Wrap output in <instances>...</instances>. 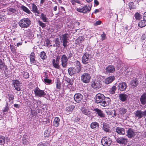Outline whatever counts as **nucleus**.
<instances>
[{
	"mask_svg": "<svg viewBox=\"0 0 146 146\" xmlns=\"http://www.w3.org/2000/svg\"><path fill=\"white\" fill-rule=\"evenodd\" d=\"M94 99L96 103L104 107L108 106L111 102V100L109 98L106 97L103 94L100 93L96 94Z\"/></svg>",
	"mask_w": 146,
	"mask_h": 146,
	"instance_id": "1",
	"label": "nucleus"
},
{
	"mask_svg": "<svg viewBox=\"0 0 146 146\" xmlns=\"http://www.w3.org/2000/svg\"><path fill=\"white\" fill-rule=\"evenodd\" d=\"M69 35L67 33H65L60 36V39L61 42L63 43V46L64 48L67 49L68 43V41Z\"/></svg>",
	"mask_w": 146,
	"mask_h": 146,
	"instance_id": "2",
	"label": "nucleus"
},
{
	"mask_svg": "<svg viewBox=\"0 0 146 146\" xmlns=\"http://www.w3.org/2000/svg\"><path fill=\"white\" fill-rule=\"evenodd\" d=\"M31 23V21L29 19L24 18L19 21V25L21 28H25L29 27Z\"/></svg>",
	"mask_w": 146,
	"mask_h": 146,
	"instance_id": "3",
	"label": "nucleus"
},
{
	"mask_svg": "<svg viewBox=\"0 0 146 146\" xmlns=\"http://www.w3.org/2000/svg\"><path fill=\"white\" fill-rule=\"evenodd\" d=\"M101 142L104 146H110L112 143L111 139L108 137H104L102 139Z\"/></svg>",
	"mask_w": 146,
	"mask_h": 146,
	"instance_id": "4",
	"label": "nucleus"
},
{
	"mask_svg": "<svg viewBox=\"0 0 146 146\" xmlns=\"http://www.w3.org/2000/svg\"><path fill=\"white\" fill-rule=\"evenodd\" d=\"M34 92L36 96L41 97H44L46 95V93L44 90H40L38 87H36L34 89Z\"/></svg>",
	"mask_w": 146,
	"mask_h": 146,
	"instance_id": "5",
	"label": "nucleus"
},
{
	"mask_svg": "<svg viewBox=\"0 0 146 146\" xmlns=\"http://www.w3.org/2000/svg\"><path fill=\"white\" fill-rule=\"evenodd\" d=\"M91 77L90 74L86 73H84L81 76V81L85 83H88L90 81Z\"/></svg>",
	"mask_w": 146,
	"mask_h": 146,
	"instance_id": "6",
	"label": "nucleus"
},
{
	"mask_svg": "<svg viewBox=\"0 0 146 146\" xmlns=\"http://www.w3.org/2000/svg\"><path fill=\"white\" fill-rule=\"evenodd\" d=\"M61 65L63 68H66L67 66L68 59L65 54L63 55L61 57Z\"/></svg>",
	"mask_w": 146,
	"mask_h": 146,
	"instance_id": "7",
	"label": "nucleus"
},
{
	"mask_svg": "<svg viewBox=\"0 0 146 146\" xmlns=\"http://www.w3.org/2000/svg\"><path fill=\"white\" fill-rule=\"evenodd\" d=\"M83 96L80 93H77L74 95V100L78 103H80L83 100Z\"/></svg>",
	"mask_w": 146,
	"mask_h": 146,
	"instance_id": "8",
	"label": "nucleus"
},
{
	"mask_svg": "<svg viewBox=\"0 0 146 146\" xmlns=\"http://www.w3.org/2000/svg\"><path fill=\"white\" fill-rule=\"evenodd\" d=\"M12 84L15 89L17 91H20L21 89V85L18 80H15L13 81Z\"/></svg>",
	"mask_w": 146,
	"mask_h": 146,
	"instance_id": "9",
	"label": "nucleus"
},
{
	"mask_svg": "<svg viewBox=\"0 0 146 146\" xmlns=\"http://www.w3.org/2000/svg\"><path fill=\"white\" fill-rule=\"evenodd\" d=\"M90 59V55L88 54L85 53L83 56L82 62L83 64H86L89 62Z\"/></svg>",
	"mask_w": 146,
	"mask_h": 146,
	"instance_id": "10",
	"label": "nucleus"
},
{
	"mask_svg": "<svg viewBox=\"0 0 146 146\" xmlns=\"http://www.w3.org/2000/svg\"><path fill=\"white\" fill-rule=\"evenodd\" d=\"M135 117L136 118L140 119L144 117L143 111L141 110H137L134 112Z\"/></svg>",
	"mask_w": 146,
	"mask_h": 146,
	"instance_id": "11",
	"label": "nucleus"
},
{
	"mask_svg": "<svg viewBox=\"0 0 146 146\" xmlns=\"http://www.w3.org/2000/svg\"><path fill=\"white\" fill-rule=\"evenodd\" d=\"M101 85L100 82L96 80L94 81L92 84V87L94 88L96 90L100 88H101Z\"/></svg>",
	"mask_w": 146,
	"mask_h": 146,
	"instance_id": "12",
	"label": "nucleus"
},
{
	"mask_svg": "<svg viewBox=\"0 0 146 146\" xmlns=\"http://www.w3.org/2000/svg\"><path fill=\"white\" fill-rule=\"evenodd\" d=\"M115 139L117 142L120 144H124L127 142V139L122 137H115Z\"/></svg>",
	"mask_w": 146,
	"mask_h": 146,
	"instance_id": "13",
	"label": "nucleus"
},
{
	"mask_svg": "<svg viewBox=\"0 0 146 146\" xmlns=\"http://www.w3.org/2000/svg\"><path fill=\"white\" fill-rule=\"evenodd\" d=\"M115 69L113 66L109 65L105 69L104 72L105 73H110L114 72Z\"/></svg>",
	"mask_w": 146,
	"mask_h": 146,
	"instance_id": "14",
	"label": "nucleus"
},
{
	"mask_svg": "<svg viewBox=\"0 0 146 146\" xmlns=\"http://www.w3.org/2000/svg\"><path fill=\"white\" fill-rule=\"evenodd\" d=\"M127 87V84L124 82L119 83L118 84V90L121 91L125 90L126 88Z\"/></svg>",
	"mask_w": 146,
	"mask_h": 146,
	"instance_id": "15",
	"label": "nucleus"
},
{
	"mask_svg": "<svg viewBox=\"0 0 146 146\" xmlns=\"http://www.w3.org/2000/svg\"><path fill=\"white\" fill-rule=\"evenodd\" d=\"M126 135L128 138H132L135 135V132L131 128H129L126 131Z\"/></svg>",
	"mask_w": 146,
	"mask_h": 146,
	"instance_id": "16",
	"label": "nucleus"
},
{
	"mask_svg": "<svg viewBox=\"0 0 146 146\" xmlns=\"http://www.w3.org/2000/svg\"><path fill=\"white\" fill-rule=\"evenodd\" d=\"M93 110L94 111L96 112L97 114H98V115L101 118L105 117V114H104L102 111L101 110L98 108H96L94 109Z\"/></svg>",
	"mask_w": 146,
	"mask_h": 146,
	"instance_id": "17",
	"label": "nucleus"
},
{
	"mask_svg": "<svg viewBox=\"0 0 146 146\" xmlns=\"http://www.w3.org/2000/svg\"><path fill=\"white\" fill-rule=\"evenodd\" d=\"M140 100L141 104L144 105L146 104V93H144L141 96Z\"/></svg>",
	"mask_w": 146,
	"mask_h": 146,
	"instance_id": "18",
	"label": "nucleus"
},
{
	"mask_svg": "<svg viewBox=\"0 0 146 146\" xmlns=\"http://www.w3.org/2000/svg\"><path fill=\"white\" fill-rule=\"evenodd\" d=\"M115 131L118 134L120 135H123L125 133V129L119 127L116 128Z\"/></svg>",
	"mask_w": 146,
	"mask_h": 146,
	"instance_id": "19",
	"label": "nucleus"
},
{
	"mask_svg": "<svg viewBox=\"0 0 146 146\" xmlns=\"http://www.w3.org/2000/svg\"><path fill=\"white\" fill-rule=\"evenodd\" d=\"M75 65L77 66L76 68V71L77 73H78L81 71V65L78 60H76L74 62Z\"/></svg>",
	"mask_w": 146,
	"mask_h": 146,
	"instance_id": "20",
	"label": "nucleus"
},
{
	"mask_svg": "<svg viewBox=\"0 0 146 146\" xmlns=\"http://www.w3.org/2000/svg\"><path fill=\"white\" fill-rule=\"evenodd\" d=\"M7 68L5 63L3 62L2 60L0 59V71H3L4 70H6Z\"/></svg>",
	"mask_w": 146,
	"mask_h": 146,
	"instance_id": "21",
	"label": "nucleus"
},
{
	"mask_svg": "<svg viewBox=\"0 0 146 146\" xmlns=\"http://www.w3.org/2000/svg\"><path fill=\"white\" fill-rule=\"evenodd\" d=\"M119 99L122 102H125L128 98V96L124 94H121L119 95Z\"/></svg>",
	"mask_w": 146,
	"mask_h": 146,
	"instance_id": "22",
	"label": "nucleus"
},
{
	"mask_svg": "<svg viewBox=\"0 0 146 146\" xmlns=\"http://www.w3.org/2000/svg\"><path fill=\"white\" fill-rule=\"evenodd\" d=\"M115 77L113 76H111L106 78L105 81V83L106 84H108L113 82L114 80Z\"/></svg>",
	"mask_w": 146,
	"mask_h": 146,
	"instance_id": "23",
	"label": "nucleus"
},
{
	"mask_svg": "<svg viewBox=\"0 0 146 146\" xmlns=\"http://www.w3.org/2000/svg\"><path fill=\"white\" fill-rule=\"evenodd\" d=\"M69 74L70 76H72L76 73H77L76 71V69H75L73 67H70L68 70Z\"/></svg>",
	"mask_w": 146,
	"mask_h": 146,
	"instance_id": "24",
	"label": "nucleus"
},
{
	"mask_svg": "<svg viewBox=\"0 0 146 146\" xmlns=\"http://www.w3.org/2000/svg\"><path fill=\"white\" fill-rule=\"evenodd\" d=\"M35 54L34 52L31 53L30 55L29 58L30 59V62L31 64H35L36 62L35 59Z\"/></svg>",
	"mask_w": 146,
	"mask_h": 146,
	"instance_id": "25",
	"label": "nucleus"
},
{
	"mask_svg": "<svg viewBox=\"0 0 146 146\" xmlns=\"http://www.w3.org/2000/svg\"><path fill=\"white\" fill-rule=\"evenodd\" d=\"M138 84V82L136 78L132 80L130 82V85L133 88L136 87Z\"/></svg>",
	"mask_w": 146,
	"mask_h": 146,
	"instance_id": "26",
	"label": "nucleus"
},
{
	"mask_svg": "<svg viewBox=\"0 0 146 146\" xmlns=\"http://www.w3.org/2000/svg\"><path fill=\"white\" fill-rule=\"evenodd\" d=\"M59 62L55 61V59H53L52 60V65L54 67L57 69H60V67L59 65Z\"/></svg>",
	"mask_w": 146,
	"mask_h": 146,
	"instance_id": "27",
	"label": "nucleus"
},
{
	"mask_svg": "<svg viewBox=\"0 0 146 146\" xmlns=\"http://www.w3.org/2000/svg\"><path fill=\"white\" fill-rule=\"evenodd\" d=\"M60 121V119L58 117H55L53 122L54 126L56 127H58Z\"/></svg>",
	"mask_w": 146,
	"mask_h": 146,
	"instance_id": "28",
	"label": "nucleus"
},
{
	"mask_svg": "<svg viewBox=\"0 0 146 146\" xmlns=\"http://www.w3.org/2000/svg\"><path fill=\"white\" fill-rule=\"evenodd\" d=\"M103 129L106 132H110V130L108 125L106 123H104L103 124Z\"/></svg>",
	"mask_w": 146,
	"mask_h": 146,
	"instance_id": "29",
	"label": "nucleus"
},
{
	"mask_svg": "<svg viewBox=\"0 0 146 146\" xmlns=\"http://www.w3.org/2000/svg\"><path fill=\"white\" fill-rule=\"evenodd\" d=\"M99 123L96 122H93L90 124L91 128L93 129H98L99 128Z\"/></svg>",
	"mask_w": 146,
	"mask_h": 146,
	"instance_id": "30",
	"label": "nucleus"
},
{
	"mask_svg": "<svg viewBox=\"0 0 146 146\" xmlns=\"http://www.w3.org/2000/svg\"><path fill=\"white\" fill-rule=\"evenodd\" d=\"M8 98L9 99V102L10 104H12L13 103V100L14 99V96L13 94L11 93H9L7 95Z\"/></svg>",
	"mask_w": 146,
	"mask_h": 146,
	"instance_id": "31",
	"label": "nucleus"
},
{
	"mask_svg": "<svg viewBox=\"0 0 146 146\" xmlns=\"http://www.w3.org/2000/svg\"><path fill=\"white\" fill-rule=\"evenodd\" d=\"M82 112L85 115H90L91 114V112L90 111L84 108H82Z\"/></svg>",
	"mask_w": 146,
	"mask_h": 146,
	"instance_id": "32",
	"label": "nucleus"
},
{
	"mask_svg": "<svg viewBox=\"0 0 146 146\" xmlns=\"http://www.w3.org/2000/svg\"><path fill=\"white\" fill-rule=\"evenodd\" d=\"M75 106L74 105H71L68 106L66 108V114H68V112L72 111L74 108Z\"/></svg>",
	"mask_w": 146,
	"mask_h": 146,
	"instance_id": "33",
	"label": "nucleus"
},
{
	"mask_svg": "<svg viewBox=\"0 0 146 146\" xmlns=\"http://www.w3.org/2000/svg\"><path fill=\"white\" fill-rule=\"evenodd\" d=\"M1 11L3 13H7V14H12L15 12L16 10H1Z\"/></svg>",
	"mask_w": 146,
	"mask_h": 146,
	"instance_id": "34",
	"label": "nucleus"
},
{
	"mask_svg": "<svg viewBox=\"0 0 146 146\" xmlns=\"http://www.w3.org/2000/svg\"><path fill=\"white\" fill-rule=\"evenodd\" d=\"M138 26L141 28L145 27L146 25V21L144 20H141L139 23Z\"/></svg>",
	"mask_w": 146,
	"mask_h": 146,
	"instance_id": "35",
	"label": "nucleus"
},
{
	"mask_svg": "<svg viewBox=\"0 0 146 146\" xmlns=\"http://www.w3.org/2000/svg\"><path fill=\"white\" fill-rule=\"evenodd\" d=\"M39 56L43 60L46 59L47 58V56L46 55L45 52L44 51H42L40 52Z\"/></svg>",
	"mask_w": 146,
	"mask_h": 146,
	"instance_id": "36",
	"label": "nucleus"
},
{
	"mask_svg": "<svg viewBox=\"0 0 146 146\" xmlns=\"http://www.w3.org/2000/svg\"><path fill=\"white\" fill-rule=\"evenodd\" d=\"M119 113L121 115H123L126 112V110L123 108H121L118 109Z\"/></svg>",
	"mask_w": 146,
	"mask_h": 146,
	"instance_id": "37",
	"label": "nucleus"
},
{
	"mask_svg": "<svg viewBox=\"0 0 146 146\" xmlns=\"http://www.w3.org/2000/svg\"><path fill=\"white\" fill-rule=\"evenodd\" d=\"M40 18L44 22H46L48 21L47 20H48V19L46 17V15L44 14L43 13L41 14Z\"/></svg>",
	"mask_w": 146,
	"mask_h": 146,
	"instance_id": "38",
	"label": "nucleus"
},
{
	"mask_svg": "<svg viewBox=\"0 0 146 146\" xmlns=\"http://www.w3.org/2000/svg\"><path fill=\"white\" fill-rule=\"evenodd\" d=\"M50 133V130L49 129L46 130L44 133V136L45 138L49 137Z\"/></svg>",
	"mask_w": 146,
	"mask_h": 146,
	"instance_id": "39",
	"label": "nucleus"
},
{
	"mask_svg": "<svg viewBox=\"0 0 146 146\" xmlns=\"http://www.w3.org/2000/svg\"><path fill=\"white\" fill-rule=\"evenodd\" d=\"M117 88L115 86H113L109 90V92L111 94H114Z\"/></svg>",
	"mask_w": 146,
	"mask_h": 146,
	"instance_id": "40",
	"label": "nucleus"
},
{
	"mask_svg": "<svg viewBox=\"0 0 146 146\" xmlns=\"http://www.w3.org/2000/svg\"><path fill=\"white\" fill-rule=\"evenodd\" d=\"M129 9H134L136 8L135 5H134L133 3L132 2L129 3Z\"/></svg>",
	"mask_w": 146,
	"mask_h": 146,
	"instance_id": "41",
	"label": "nucleus"
},
{
	"mask_svg": "<svg viewBox=\"0 0 146 146\" xmlns=\"http://www.w3.org/2000/svg\"><path fill=\"white\" fill-rule=\"evenodd\" d=\"M61 83L60 82L59 79H58L56 80V87L57 88L60 89L61 88Z\"/></svg>",
	"mask_w": 146,
	"mask_h": 146,
	"instance_id": "42",
	"label": "nucleus"
},
{
	"mask_svg": "<svg viewBox=\"0 0 146 146\" xmlns=\"http://www.w3.org/2000/svg\"><path fill=\"white\" fill-rule=\"evenodd\" d=\"M5 143V138L3 136L0 135V143L1 145H3Z\"/></svg>",
	"mask_w": 146,
	"mask_h": 146,
	"instance_id": "43",
	"label": "nucleus"
},
{
	"mask_svg": "<svg viewBox=\"0 0 146 146\" xmlns=\"http://www.w3.org/2000/svg\"><path fill=\"white\" fill-rule=\"evenodd\" d=\"M65 81L68 83V85H72V84L73 83V81L70 79L68 78H66L65 79Z\"/></svg>",
	"mask_w": 146,
	"mask_h": 146,
	"instance_id": "44",
	"label": "nucleus"
},
{
	"mask_svg": "<svg viewBox=\"0 0 146 146\" xmlns=\"http://www.w3.org/2000/svg\"><path fill=\"white\" fill-rule=\"evenodd\" d=\"M77 11L80 13H86L88 12H89L91 10H76Z\"/></svg>",
	"mask_w": 146,
	"mask_h": 146,
	"instance_id": "45",
	"label": "nucleus"
},
{
	"mask_svg": "<svg viewBox=\"0 0 146 146\" xmlns=\"http://www.w3.org/2000/svg\"><path fill=\"white\" fill-rule=\"evenodd\" d=\"M60 41L59 39L58 38H56L55 40V43L56 44V46L57 48H59L60 46Z\"/></svg>",
	"mask_w": 146,
	"mask_h": 146,
	"instance_id": "46",
	"label": "nucleus"
},
{
	"mask_svg": "<svg viewBox=\"0 0 146 146\" xmlns=\"http://www.w3.org/2000/svg\"><path fill=\"white\" fill-rule=\"evenodd\" d=\"M10 46L11 50L12 52L13 53H15L16 52V51L15 46L13 45H11V44L10 45Z\"/></svg>",
	"mask_w": 146,
	"mask_h": 146,
	"instance_id": "47",
	"label": "nucleus"
},
{
	"mask_svg": "<svg viewBox=\"0 0 146 146\" xmlns=\"http://www.w3.org/2000/svg\"><path fill=\"white\" fill-rule=\"evenodd\" d=\"M134 16L135 17V18L137 20H139L141 17L140 15L138 13H135V14Z\"/></svg>",
	"mask_w": 146,
	"mask_h": 146,
	"instance_id": "48",
	"label": "nucleus"
},
{
	"mask_svg": "<svg viewBox=\"0 0 146 146\" xmlns=\"http://www.w3.org/2000/svg\"><path fill=\"white\" fill-rule=\"evenodd\" d=\"M38 23L39 25L42 28H43L45 27L46 26V24L42 22L41 21H38Z\"/></svg>",
	"mask_w": 146,
	"mask_h": 146,
	"instance_id": "49",
	"label": "nucleus"
},
{
	"mask_svg": "<svg viewBox=\"0 0 146 146\" xmlns=\"http://www.w3.org/2000/svg\"><path fill=\"white\" fill-rule=\"evenodd\" d=\"M52 80L48 78H45L44 79V82L45 84H50Z\"/></svg>",
	"mask_w": 146,
	"mask_h": 146,
	"instance_id": "50",
	"label": "nucleus"
},
{
	"mask_svg": "<svg viewBox=\"0 0 146 146\" xmlns=\"http://www.w3.org/2000/svg\"><path fill=\"white\" fill-rule=\"evenodd\" d=\"M23 77L25 78H27L29 77V74L27 72H24L23 74Z\"/></svg>",
	"mask_w": 146,
	"mask_h": 146,
	"instance_id": "51",
	"label": "nucleus"
},
{
	"mask_svg": "<svg viewBox=\"0 0 146 146\" xmlns=\"http://www.w3.org/2000/svg\"><path fill=\"white\" fill-rule=\"evenodd\" d=\"M73 56V53L72 52H71V51H70L69 52L68 54V55L67 56L68 57H67V58H68V59L70 58Z\"/></svg>",
	"mask_w": 146,
	"mask_h": 146,
	"instance_id": "52",
	"label": "nucleus"
},
{
	"mask_svg": "<svg viewBox=\"0 0 146 146\" xmlns=\"http://www.w3.org/2000/svg\"><path fill=\"white\" fill-rule=\"evenodd\" d=\"M101 37L102 38L101 40L103 41L105 40L106 38V35L103 32V33L101 35Z\"/></svg>",
	"mask_w": 146,
	"mask_h": 146,
	"instance_id": "53",
	"label": "nucleus"
},
{
	"mask_svg": "<svg viewBox=\"0 0 146 146\" xmlns=\"http://www.w3.org/2000/svg\"><path fill=\"white\" fill-rule=\"evenodd\" d=\"M30 5L31 7H32V9H37L36 6L34 4H31Z\"/></svg>",
	"mask_w": 146,
	"mask_h": 146,
	"instance_id": "54",
	"label": "nucleus"
},
{
	"mask_svg": "<svg viewBox=\"0 0 146 146\" xmlns=\"http://www.w3.org/2000/svg\"><path fill=\"white\" fill-rule=\"evenodd\" d=\"M101 23V21H98L94 23V26H97L100 25Z\"/></svg>",
	"mask_w": 146,
	"mask_h": 146,
	"instance_id": "55",
	"label": "nucleus"
},
{
	"mask_svg": "<svg viewBox=\"0 0 146 146\" xmlns=\"http://www.w3.org/2000/svg\"><path fill=\"white\" fill-rule=\"evenodd\" d=\"M32 11L35 13V15H37L39 13L38 10H32Z\"/></svg>",
	"mask_w": 146,
	"mask_h": 146,
	"instance_id": "56",
	"label": "nucleus"
},
{
	"mask_svg": "<svg viewBox=\"0 0 146 146\" xmlns=\"http://www.w3.org/2000/svg\"><path fill=\"white\" fill-rule=\"evenodd\" d=\"M4 17L2 15H0V23L2 21H4Z\"/></svg>",
	"mask_w": 146,
	"mask_h": 146,
	"instance_id": "57",
	"label": "nucleus"
},
{
	"mask_svg": "<svg viewBox=\"0 0 146 146\" xmlns=\"http://www.w3.org/2000/svg\"><path fill=\"white\" fill-rule=\"evenodd\" d=\"M46 0H40V5L42 6L43 5V3H44Z\"/></svg>",
	"mask_w": 146,
	"mask_h": 146,
	"instance_id": "58",
	"label": "nucleus"
},
{
	"mask_svg": "<svg viewBox=\"0 0 146 146\" xmlns=\"http://www.w3.org/2000/svg\"><path fill=\"white\" fill-rule=\"evenodd\" d=\"M9 110V108L8 107H5L4 110H3V112H5Z\"/></svg>",
	"mask_w": 146,
	"mask_h": 146,
	"instance_id": "59",
	"label": "nucleus"
},
{
	"mask_svg": "<svg viewBox=\"0 0 146 146\" xmlns=\"http://www.w3.org/2000/svg\"><path fill=\"white\" fill-rule=\"evenodd\" d=\"M94 2L95 5L96 6H97L99 4V2L97 0H94Z\"/></svg>",
	"mask_w": 146,
	"mask_h": 146,
	"instance_id": "60",
	"label": "nucleus"
},
{
	"mask_svg": "<svg viewBox=\"0 0 146 146\" xmlns=\"http://www.w3.org/2000/svg\"><path fill=\"white\" fill-rule=\"evenodd\" d=\"M143 19L146 21V12L144 13L143 15Z\"/></svg>",
	"mask_w": 146,
	"mask_h": 146,
	"instance_id": "61",
	"label": "nucleus"
},
{
	"mask_svg": "<svg viewBox=\"0 0 146 146\" xmlns=\"http://www.w3.org/2000/svg\"><path fill=\"white\" fill-rule=\"evenodd\" d=\"M24 11L27 13L30 14V13H31L30 12L29 10H23Z\"/></svg>",
	"mask_w": 146,
	"mask_h": 146,
	"instance_id": "62",
	"label": "nucleus"
},
{
	"mask_svg": "<svg viewBox=\"0 0 146 146\" xmlns=\"http://www.w3.org/2000/svg\"><path fill=\"white\" fill-rule=\"evenodd\" d=\"M60 58V56H57L56 60H55V61L59 62V59Z\"/></svg>",
	"mask_w": 146,
	"mask_h": 146,
	"instance_id": "63",
	"label": "nucleus"
},
{
	"mask_svg": "<svg viewBox=\"0 0 146 146\" xmlns=\"http://www.w3.org/2000/svg\"><path fill=\"white\" fill-rule=\"evenodd\" d=\"M146 38V36L145 35H143L141 36V39L143 40H145Z\"/></svg>",
	"mask_w": 146,
	"mask_h": 146,
	"instance_id": "64",
	"label": "nucleus"
}]
</instances>
